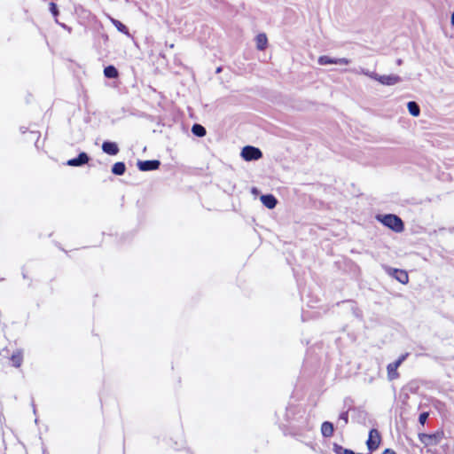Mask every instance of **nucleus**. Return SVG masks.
Listing matches in <instances>:
<instances>
[{"instance_id": "1", "label": "nucleus", "mask_w": 454, "mask_h": 454, "mask_svg": "<svg viewBox=\"0 0 454 454\" xmlns=\"http://www.w3.org/2000/svg\"><path fill=\"white\" fill-rule=\"evenodd\" d=\"M376 219L395 232H402L404 229L402 219L395 215H378Z\"/></svg>"}, {"instance_id": "2", "label": "nucleus", "mask_w": 454, "mask_h": 454, "mask_svg": "<svg viewBox=\"0 0 454 454\" xmlns=\"http://www.w3.org/2000/svg\"><path fill=\"white\" fill-rule=\"evenodd\" d=\"M443 437V433L442 431L436 432L434 434H419V441L425 446H433L438 444Z\"/></svg>"}, {"instance_id": "3", "label": "nucleus", "mask_w": 454, "mask_h": 454, "mask_svg": "<svg viewBox=\"0 0 454 454\" xmlns=\"http://www.w3.org/2000/svg\"><path fill=\"white\" fill-rule=\"evenodd\" d=\"M241 157L247 161L257 160L262 157V153L259 148L247 145L241 151Z\"/></svg>"}, {"instance_id": "4", "label": "nucleus", "mask_w": 454, "mask_h": 454, "mask_svg": "<svg viewBox=\"0 0 454 454\" xmlns=\"http://www.w3.org/2000/svg\"><path fill=\"white\" fill-rule=\"evenodd\" d=\"M317 62L319 65H329V64H335V65H348L350 63V59L347 58H331L329 56L324 55L320 56L317 59Z\"/></svg>"}, {"instance_id": "5", "label": "nucleus", "mask_w": 454, "mask_h": 454, "mask_svg": "<svg viewBox=\"0 0 454 454\" xmlns=\"http://www.w3.org/2000/svg\"><path fill=\"white\" fill-rule=\"evenodd\" d=\"M387 272L395 278L398 282L401 284H407L409 282V276L408 273L405 270H398V269H393V268H387Z\"/></svg>"}, {"instance_id": "6", "label": "nucleus", "mask_w": 454, "mask_h": 454, "mask_svg": "<svg viewBox=\"0 0 454 454\" xmlns=\"http://www.w3.org/2000/svg\"><path fill=\"white\" fill-rule=\"evenodd\" d=\"M160 165V162L158 160H139L137 162L138 169L141 171L155 170L159 168Z\"/></svg>"}, {"instance_id": "7", "label": "nucleus", "mask_w": 454, "mask_h": 454, "mask_svg": "<svg viewBox=\"0 0 454 454\" xmlns=\"http://www.w3.org/2000/svg\"><path fill=\"white\" fill-rule=\"evenodd\" d=\"M380 442V438L378 431L376 429H372L369 432V438L367 440V447L370 450H376Z\"/></svg>"}, {"instance_id": "8", "label": "nucleus", "mask_w": 454, "mask_h": 454, "mask_svg": "<svg viewBox=\"0 0 454 454\" xmlns=\"http://www.w3.org/2000/svg\"><path fill=\"white\" fill-rule=\"evenodd\" d=\"M377 81L383 85L389 86V85H395V84L398 83L401 81V78L395 74L379 75Z\"/></svg>"}, {"instance_id": "9", "label": "nucleus", "mask_w": 454, "mask_h": 454, "mask_svg": "<svg viewBox=\"0 0 454 454\" xmlns=\"http://www.w3.org/2000/svg\"><path fill=\"white\" fill-rule=\"evenodd\" d=\"M89 161V156L86 153H81L76 158L70 159L67 160V164L72 167L82 166Z\"/></svg>"}, {"instance_id": "10", "label": "nucleus", "mask_w": 454, "mask_h": 454, "mask_svg": "<svg viewBox=\"0 0 454 454\" xmlns=\"http://www.w3.org/2000/svg\"><path fill=\"white\" fill-rule=\"evenodd\" d=\"M102 150L105 153L109 155H116L119 153L117 144L109 141H106L102 144Z\"/></svg>"}, {"instance_id": "11", "label": "nucleus", "mask_w": 454, "mask_h": 454, "mask_svg": "<svg viewBox=\"0 0 454 454\" xmlns=\"http://www.w3.org/2000/svg\"><path fill=\"white\" fill-rule=\"evenodd\" d=\"M260 200L262 203L269 209L274 208L278 203L277 199L271 194L262 195Z\"/></svg>"}, {"instance_id": "12", "label": "nucleus", "mask_w": 454, "mask_h": 454, "mask_svg": "<svg viewBox=\"0 0 454 454\" xmlns=\"http://www.w3.org/2000/svg\"><path fill=\"white\" fill-rule=\"evenodd\" d=\"M333 425L329 421H325L321 425V434L324 437L329 438L333 434Z\"/></svg>"}, {"instance_id": "13", "label": "nucleus", "mask_w": 454, "mask_h": 454, "mask_svg": "<svg viewBox=\"0 0 454 454\" xmlns=\"http://www.w3.org/2000/svg\"><path fill=\"white\" fill-rule=\"evenodd\" d=\"M255 42H256V48L259 51H263L266 48L267 43H268V39H267L266 35L264 33H261V34L257 35L255 37Z\"/></svg>"}, {"instance_id": "14", "label": "nucleus", "mask_w": 454, "mask_h": 454, "mask_svg": "<svg viewBox=\"0 0 454 454\" xmlns=\"http://www.w3.org/2000/svg\"><path fill=\"white\" fill-rule=\"evenodd\" d=\"M109 20H110L111 23L116 27V29L119 32H121V33H122L124 35H129V29L121 21H119L118 20H115V19L112 18V17H109Z\"/></svg>"}, {"instance_id": "15", "label": "nucleus", "mask_w": 454, "mask_h": 454, "mask_svg": "<svg viewBox=\"0 0 454 454\" xmlns=\"http://www.w3.org/2000/svg\"><path fill=\"white\" fill-rule=\"evenodd\" d=\"M352 72L356 74H364V75L368 76L375 81L378 80V76H379V74H377L376 73L370 71L368 69H364V68L355 69Z\"/></svg>"}, {"instance_id": "16", "label": "nucleus", "mask_w": 454, "mask_h": 454, "mask_svg": "<svg viewBox=\"0 0 454 454\" xmlns=\"http://www.w3.org/2000/svg\"><path fill=\"white\" fill-rule=\"evenodd\" d=\"M387 379L388 380H394L399 377V373L397 372V368L395 367L392 364H388L387 366Z\"/></svg>"}, {"instance_id": "17", "label": "nucleus", "mask_w": 454, "mask_h": 454, "mask_svg": "<svg viewBox=\"0 0 454 454\" xmlns=\"http://www.w3.org/2000/svg\"><path fill=\"white\" fill-rule=\"evenodd\" d=\"M407 107H408V111H409L411 115H412L414 117H417V116L419 115L420 108H419V105L416 102L410 101L407 104Z\"/></svg>"}, {"instance_id": "18", "label": "nucleus", "mask_w": 454, "mask_h": 454, "mask_svg": "<svg viewBox=\"0 0 454 454\" xmlns=\"http://www.w3.org/2000/svg\"><path fill=\"white\" fill-rule=\"evenodd\" d=\"M23 360V356L21 351L18 350L15 353H13L11 356V361L12 363V365L15 367H20L21 365Z\"/></svg>"}, {"instance_id": "19", "label": "nucleus", "mask_w": 454, "mask_h": 454, "mask_svg": "<svg viewBox=\"0 0 454 454\" xmlns=\"http://www.w3.org/2000/svg\"><path fill=\"white\" fill-rule=\"evenodd\" d=\"M126 167L123 162H116L112 167V172L116 176L123 175L125 172Z\"/></svg>"}, {"instance_id": "20", "label": "nucleus", "mask_w": 454, "mask_h": 454, "mask_svg": "<svg viewBox=\"0 0 454 454\" xmlns=\"http://www.w3.org/2000/svg\"><path fill=\"white\" fill-rule=\"evenodd\" d=\"M104 74L107 78H116L118 76V71L114 66H108L105 67Z\"/></svg>"}, {"instance_id": "21", "label": "nucleus", "mask_w": 454, "mask_h": 454, "mask_svg": "<svg viewBox=\"0 0 454 454\" xmlns=\"http://www.w3.org/2000/svg\"><path fill=\"white\" fill-rule=\"evenodd\" d=\"M192 132L197 137H204L206 135V129L200 124H194L192 128Z\"/></svg>"}, {"instance_id": "22", "label": "nucleus", "mask_w": 454, "mask_h": 454, "mask_svg": "<svg viewBox=\"0 0 454 454\" xmlns=\"http://www.w3.org/2000/svg\"><path fill=\"white\" fill-rule=\"evenodd\" d=\"M339 420L343 422L342 427H345L348 422V411H343L339 416Z\"/></svg>"}, {"instance_id": "23", "label": "nucleus", "mask_w": 454, "mask_h": 454, "mask_svg": "<svg viewBox=\"0 0 454 454\" xmlns=\"http://www.w3.org/2000/svg\"><path fill=\"white\" fill-rule=\"evenodd\" d=\"M428 418V412H422L419 417V421L421 425H424Z\"/></svg>"}, {"instance_id": "24", "label": "nucleus", "mask_w": 454, "mask_h": 454, "mask_svg": "<svg viewBox=\"0 0 454 454\" xmlns=\"http://www.w3.org/2000/svg\"><path fill=\"white\" fill-rule=\"evenodd\" d=\"M50 11L52 13L53 16L57 17L59 14L57 5L54 3L50 4Z\"/></svg>"}, {"instance_id": "25", "label": "nucleus", "mask_w": 454, "mask_h": 454, "mask_svg": "<svg viewBox=\"0 0 454 454\" xmlns=\"http://www.w3.org/2000/svg\"><path fill=\"white\" fill-rule=\"evenodd\" d=\"M391 364L398 369V367L403 364V362H401L400 359H397L396 361H395L394 363H391Z\"/></svg>"}, {"instance_id": "26", "label": "nucleus", "mask_w": 454, "mask_h": 454, "mask_svg": "<svg viewBox=\"0 0 454 454\" xmlns=\"http://www.w3.org/2000/svg\"><path fill=\"white\" fill-rule=\"evenodd\" d=\"M391 364L398 369V367L403 364V362H401L400 359H397L396 361H395L394 363H391Z\"/></svg>"}, {"instance_id": "27", "label": "nucleus", "mask_w": 454, "mask_h": 454, "mask_svg": "<svg viewBox=\"0 0 454 454\" xmlns=\"http://www.w3.org/2000/svg\"><path fill=\"white\" fill-rule=\"evenodd\" d=\"M409 356V354H408V353L403 354V355H401V356H399V358H398V359H400V361H401V362H403V361L407 358V356Z\"/></svg>"}, {"instance_id": "28", "label": "nucleus", "mask_w": 454, "mask_h": 454, "mask_svg": "<svg viewBox=\"0 0 454 454\" xmlns=\"http://www.w3.org/2000/svg\"><path fill=\"white\" fill-rule=\"evenodd\" d=\"M382 454H396L393 450L391 449H386Z\"/></svg>"}, {"instance_id": "29", "label": "nucleus", "mask_w": 454, "mask_h": 454, "mask_svg": "<svg viewBox=\"0 0 454 454\" xmlns=\"http://www.w3.org/2000/svg\"><path fill=\"white\" fill-rule=\"evenodd\" d=\"M451 23H452V25L454 26V12H453V13H452V15H451Z\"/></svg>"}]
</instances>
